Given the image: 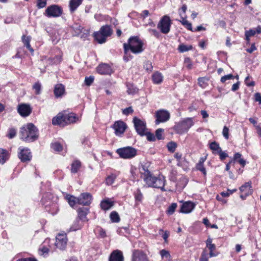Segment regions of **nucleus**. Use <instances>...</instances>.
I'll use <instances>...</instances> for the list:
<instances>
[{"mask_svg":"<svg viewBox=\"0 0 261 261\" xmlns=\"http://www.w3.org/2000/svg\"><path fill=\"white\" fill-rule=\"evenodd\" d=\"M116 177L117 175L113 173L111 174V175L108 176L106 178V184L109 186L111 185L114 183Z\"/></svg>","mask_w":261,"mask_h":261,"instance_id":"nucleus-38","label":"nucleus"},{"mask_svg":"<svg viewBox=\"0 0 261 261\" xmlns=\"http://www.w3.org/2000/svg\"><path fill=\"white\" fill-rule=\"evenodd\" d=\"M205 160V159L201 158L199 161V162L196 164V166L197 170L201 171L204 176L206 175V171L203 165V163Z\"/></svg>","mask_w":261,"mask_h":261,"instance_id":"nucleus-27","label":"nucleus"},{"mask_svg":"<svg viewBox=\"0 0 261 261\" xmlns=\"http://www.w3.org/2000/svg\"><path fill=\"white\" fill-rule=\"evenodd\" d=\"M92 200V195L88 193H84L77 198V203L83 205H89Z\"/></svg>","mask_w":261,"mask_h":261,"instance_id":"nucleus-14","label":"nucleus"},{"mask_svg":"<svg viewBox=\"0 0 261 261\" xmlns=\"http://www.w3.org/2000/svg\"><path fill=\"white\" fill-rule=\"evenodd\" d=\"M210 148L214 154H218L222 150L219 144L215 141L210 144Z\"/></svg>","mask_w":261,"mask_h":261,"instance_id":"nucleus-32","label":"nucleus"},{"mask_svg":"<svg viewBox=\"0 0 261 261\" xmlns=\"http://www.w3.org/2000/svg\"><path fill=\"white\" fill-rule=\"evenodd\" d=\"M149 14V11L147 10H145L142 12L141 17L144 19L148 16Z\"/></svg>","mask_w":261,"mask_h":261,"instance_id":"nucleus-63","label":"nucleus"},{"mask_svg":"<svg viewBox=\"0 0 261 261\" xmlns=\"http://www.w3.org/2000/svg\"><path fill=\"white\" fill-rule=\"evenodd\" d=\"M234 76L231 74H229L224 75L221 78V82L222 83H224L227 80L233 79L234 78Z\"/></svg>","mask_w":261,"mask_h":261,"instance_id":"nucleus-53","label":"nucleus"},{"mask_svg":"<svg viewBox=\"0 0 261 261\" xmlns=\"http://www.w3.org/2000/svg\"><path fill=\"white\" fill-rule=\"evenodd\" d=\"M255 100L256 101H258L259 103H261V94L259 93H256L254 95Z\"/></svg>","mask_w":261,"mask_h":261,"instance_id":"nucleus-64","label":"nucleus"},{"mask_svg":"<svg viewBox=\"0 0 261 261\" xmlns=\"http://www.w3.org/2000/svg\"><path fill=\"white\" fill-rule=\"evenodd\" d=\"M208 79L206 77H199L198 79V85L202 88H205L208 86Z\"/></svg>","mask_w":261,"mask_h":261,"instance_id":"nucleus-36","label":"nucleus"},{"mask_svg":"<svg viewBox=\"0 0 261 261\" xmlns=\"http://www.w3.org/2000/svg\"><path fill=\"white\" fill-rule=\"evenodd\" d=\"M199 261H208V258L204 252H202L201 254Z\"/></svg>","mask_w":261,"mask_h":261,"instance_id":"nucleus-62","label":"nucleus"},{"mask_svg":"<svg viewBox=\"0 0 261 261\" xmlns=\"http://www.w3.org/2000/svg\"><path fill=\"white\" fill-rule=\"evenodd\" d=\"M164 132V129L162 128H158L155 131V137H156V138L158 140H162L164 139V137H163V133Z\"/></svg>","mask_w":261,"mask_h":261,"instance_id":"nucleus-46","label":"nucleus"},{"mask_svg":"<svg viewBox=\"0 0 261 261\" xmlns=\"http://www.w3.org/2000/svg\"><path fill=\"white\" fill-rule=\"evenodd\" d=\"M195 204L191 201L184 203L180 207V212L182 213H189L194 208Z\"/></svg>","mask_w":261,"mask_h":261,"instance_id":"nucleus-20","label":"nucleus"},{"mask_svg":"<svg viewBox=\"0 0 261 261\" xmlns=\"http://www.w3.org/2000/svg\"><path fill=\"white\" fill-rule=\"evenodd\" d=\"M20 136L25 142H33L38 138V129L33 124L29 123L21 128Z\"/></svg>","mask_w":261,"mask_h":261,"instance_id":"nucleus-2","label":"nucleus"},{"mask_svg":"<svg viewBox=\"0 0 261 261\" xmlns=\"http://www.w3.org/2000/svg\"><path fill=\"white\" fill-rule=\"evenodd\" d=\"M65 125L75 122L77 119L76 115L73 113L64 114Z\"/></svg>","mask_w":261,"mask_h":261,"instance_id":"nucleus-26","label":"nucleus"},{"mask_svg":"<svg viewBox=\"0 0 261 261\" xmlns=\"http://www.w3.org/2000/svg\"><path fill=\"white\" fill-rule=\"evenodd\" d=\"M83 0H70L69 8L71 13H73L82 4Z\"/></svg>","mask_w":261,"mask_h":261,"instance_id":"nucleus-23","label":"nucleus"},{"mask_svg":"<svg viewBox=\"0 0 261 261\" xmlns=\"http://www.w3.org/2000/svg\"><path fill=\"white\" fill-rule=\"evenodd\" d=\"M193 124L192 118H187L176 123L174 126V129L177 134H182L188 132Z\"/></svg>","mask_w":261,"mask_h":261,"instance_id":"nucleus-5","label":"nucleus"},{"mask_svg":"<svg viewBox=\"0 0 261 261\" xmlns=\"http://www.w3.org/2000/svg\"><path fill=\"white\" fill-rule=\"evenodd\" d=\"M184 64L185 65V66L189 69H191L193 67V64L192 63V61L191 59L187 57L184 60Z\"/></svg>","mask_w":261,"mask_h":261,"instance_id":"nucleus-47","label":"nucleus"},{"mask_svg":"<svg viewBox=\"0 0 261 261\" xmlns=\"http://www.w3.org/2000/svg\"><path fill=\"white\" fill-rule=\"evenodd\" d=\"M54 94L57 98L62 97L65 93V87L61 84H58L55 86Z\"/></svg>","mask_w":261,"mask_h":261,"instance_id":"nucleus-22","label":"nucleus"},{"mask_svg":"<svg viewBox=\"0 0 261 261\" xmlns=\"http://www.w3.org/2000/svg\"><path fill=\"white\" fill-rule=\"evenodd\" d=\"M112 127L115 130V134L117 136H121L127 128V125L121 120L116 121Z\"/></svg>","mask_w":261,"mask_h":261,"instance_id":"nucleus-10","label":"nucleus"},{"mask_svg":"<svg viewBox=\"0 0 261 261\" xmlns=\"http://www.w3.org/2000/svg\"><path fill=\"white\" fill-rule=\"evenodd\" d=\"M109 261H124L122 252L119 250L113 251L109 256Z\"/></svg>","mask_w":261,"mask_h":261,"instance_id":"nucleus-18","label":"nucleus"},{"mask_svg":"<svg viewBox=\"0 0 261 261\" xmlns=\"http://www.w3.org/2000/svg\"><path fill=\"white\" fill-rule=\"evenodd\" d=\"M177 207V204L176 203H172L168 208V210H167V213L169 215H172L174 212H175V210L176 208Z\"/></svg>","mask_w":261,"mask_h":261,"instance_id":"nucleus-44","label":"nucleus"},{"mask_svg":"<svg viewBox=\"0 0 261 261\" xmlns=\"http://www.w3.org/2000/svg\"><path fill=\"white\" fill-rule=\"evenodd\" d=\"M179 14L182 18V20H180V22L181 24L185 26L188 30L193 31L192 27V24L189 22L187 20H186V17H184L182 16V14L179 11Z\"/></svg>","mask_w":261,"mask_h":261,"instance_id":"nucleus-34","label":"nucleus"},{"mask_svg":"<svg viewBox=\"0 0 261 261\" xmlns=\"http://www.w3.org/2000/svg\"><path fill=\"white\" fill-rule=\"evenodd\" d=\"M113 33V30L110 25H105L102 26L99 31L94 32L93 37L95 40L100 44L106 42L108 37L111 36Z\"/></svg>","mask_w":261,"mask_h":261,"instance_id":"nucleus-4","label":"nucleus"},{"mask_svg":"<svg viewBox=\"0 0 261 261\" xmlns=\"http://www.w3.org/2000/svg\"><path fill=\"white\" fill-rule=\"evenodd\" d=\"M81 167V163L79 160H75L71 164V172L72 173H76Z\"/></svg>","mask_w":261,"mask_h":261,"instance_id":"nucleus-31","label":"nucleus"},{"mask_svg":"<svg viewBox=\"0 0 261 261\" xmlns=\"http://www.w3.org/2000/svg\"><path fill=\"white\" fill-rule=\"evenodd\" d=\"M240 190L241 192H244L246 196L249 195L252 192L251 183L249 182L245 183L240 188Z\"/></svg>","mask_w":261,"mask_h":261,"instance_id":"nucleus-25","label":"nucleus"},{"mask_svg":"<svg viewBox=\"0 0 261 261\" xmlns=\"http://www.w3.org/2000/svg\"><path fill=\"white\" fill-rule=\"evenodd\" d=\"M9 159V154L8 151L4 149L0 148V163L4 164Z\"/></svg>","mask_w":261,"mask_h":261,"instance_id":"nucleus-30","label":"nucleus"},{"mask_svg":"<svg viewBox=\"0 0 261 261\" xmlns=\"http://www.w3.org/2000/svg\"><path fill=\"white\" fill-rule=\"evenodd\" d=\"M168 150L171 152H174L177 147V144L173 141L170 142L167 144Z\"/></svg>","mask_w":261,"mask_h":261,"instance_id":"nucleus-43","label":"nucleus"},{"mask_svg":"<svg viewBox=\"0 0 261 261\" xmlns=\"http://www.w3.org/2000/svg\"><path fill=\"white\" fill-rule=\"evenodd\" d=\"M120 157L123 159H131L136 156L137 150L132 147L120 148L116 150Z\"/></svg>","mask_w":261,"mask_h":261,"instance_id":"nucleus-7","label":"nucleus"},{"mask_svg":"<svg viewBox=\"0 0 261 261\" xmlns=\"http://www.w3.org/2000/svg\"><path fill=\"white\" fill-rule=\"evenodd\" d=\"M220 156L221 160L223 161L228 157V154L223 151L222 150L218 153Z\"/></svg>","mask_w":261,"mask_h":261,"instance_id":"nucleus-61","label":"nucleus"},{"mask_svg":"<svg viewBox=\"0 0 261 261\" xmlns=\"http://www.w3.org/2000/svg\"><path fill=\"white\" fill-rule=\"evenodd\" d=\"M51 147L54 151L57 152L61 151L63 149L62 145L58 142L52 143Z\"/></svg>","mask_w":261,"mask_h":261,"instance_id":"nucleus-42","label":"nucleus"},{"mask_svg":"<svg viewBox=\"0 0 261 261\" xmlns=\"http://www.w3.org/2000/svg\"><path fill=\"white\" fill-rule=\"evenodd\" d=\"M152 80L154 84H159L162 82L163 76L162 73L156 71L152 75Z\"/></svg>","mask_w":261,"mask_h":261,"instance_id":"nucleus-29","label":"nucleus"},{"mask_svg":"<svg viewBox=\"0 0 261 261\" xmlns=\"http://www.w3.org/2000/svg\"><path fill=\"white\" fill-rule=\"evenodd\" d=\"M96 69L97 72L100 74H110L112 72L111 67L107 64H100Z\"/></svg>","mask_w":261,"mask_h":261,"instance_id":"nucleus-17","label":"nucleus"},{"mask_svg":"<svg viewBox=\"0 0 261 261\" xmlns=\"http://www.w3.org/2000/svg\"><path fill=\"white\" fill-rule=\"evenodd\" d=\"M17 111L21 116L27 117L30 114L31 108L29 105L21 104L18 106Z\"/></svg>","mask_w":261,"mask_h":261,"instance_id":"nucleus-16","label":"nucleus"},{"mask_svg":"<svg viewBox=\"0 0 261 261\" xmlns=\"http://www.w3.org/2000/svg\"><path fill=\"white\" fill-rule=\"evenodd\" d=\"M148 32L157 38H159L161 37L160 33L155 29H150L148 30Z\"/></svg>","mask_w":261,"mask_h":261,"instance_id":"nucleus-52","label":"nucleus"},{"mask_svg":"<svg viewBox=\"0 0 261 261\" xmlns=\"http://www.w3.org/2000/svg\"><path fill=\"white\" fill-rule=\"evenodd\" d=\"M47 4V0H38L37 2V7L38 9L45 7Z\"/></svg>","mask_w":261,"mask_h":261,"instance_id":"nucleus-49","label":"nucleus"},{"mask_svg":"<svg viewBox=\"0 0 261 261\" xmlns=\"http://www.w3.org/2000/svg\"><path fill=\"white\" fill-rule=\"evenodd\" d=\"M89 208L86 207L79 208L77 210L78 219L81 220H84L86 217V215L88 213Z\"/></svg>","mask_w":261,"mask_h":261,"instance_id":"nucleus-28","label":"nucleus"},{"mask_svg":"<svg viewBox=\"0 0 261 261\" xmlns=\"http://www.w3.org/2000/svg\"><path fill=\"white\" fill-rule=\"evenodd\" d=\"M222 134H223V137L226 139H227V140L228 139V138H229V128L227 126H224L223 131H222Z\"/></svg>","mask_w":261,"mask_h":261,"instance_id":"nucleus-54","label":"nucleus"},{"mask_svg":"<svg viewBox=\"0 0 261 261\" xmlns=\"http://www.w3.org/2000/svg\"><path fill=\"white\" fill-rule=\"evenodd\" d=\"M16 130L15 128H10L9 129V133L8 134V137L10 139H12L14 138L16 136Z\"/></svg>","mask_w":261,"mask_h":261,"instance_id":"nucleus-55","label":"nucleus"},{"mask_svg":"<svg viewBox=\"0 0 261 261\" xmlns=\"http://www.w3.org/2000/svg\"><path fill=\"white\" fill-rule=\"evenodd\" d=\"M33 89L35 91L36 94H39L41 89V84L39 82L35 83L33 86Z\"/></svg>","mask_w":261,"mask_h":261,"instance_id":"nucleus-45","label":"nucleus"},{"mask_svg":"<svg viewBox=\"0 0 261 261\" xmlns=\"http://www.w3.org/2000/svg\"><path fill=\"white\" fill-rule=\"evenodd\" d=\"M98 232V233L99 234V236L102 238H103L105 237H106V231L105 230L102 229L101 227H98L97 228V230H96Z\"/></svg>","mask_w":261,"mask_h":261,"instance_id":"nucleus-56","label":"nucleus"},{"mask_svg":"<svg viewBox=\"0 0 261 261\" xmlns=\"http://www.w3.org/2000/svg\"><path fill=\"white\" fill-rule=\"evenodd\" d=\"M250 77L249 76H247L245 78V82L247 86L251 87L254 86L255 85L254 82L252 81H250Z\"/></svg>","mask_w":261,"mask_h":261,"instance_id":"nucleus-57","label":"nucleus"},{"mask_svg":"<svg viewBox=\"0 0 261 261\" xmlns=\"http://www.w3.org/2000/svg\"><path fill=\"white\" fill-rule=\"evenodd\" d=\"M143 43L137 36H132L128 40V42L123 44L124 54L127 55L130 50L135 54H138L143 51Z\"/></svg>","mask_w":261,"mask_h":261,"instance_id":"nucleus-3","label":"nucleus"},{"mask_svg":"<svg viewBox=\"0 0 261 261\" xmlns=\"http://www.w3.org/2000/svg\"><path fill=\"white\" fill-rule=\"evenodd\" d=\"M134 196L135 200L138 202H141L143 197V194L139 189H138L137 191L135 192Z\"/></svg>","mask_w":261,"mask_h":261,"instance_id":"nucleus-41","label":"nucleus"},{"mask_svg":"<svg viewBox=\"0 0 261 261\" xmlns=\"http://www.w3.org/2000/svg\"><path fill=\"white\" fill-rule=\"evenodd\" d=\"M131 261H149V259L143 251L135 249L133 252Z\"/></svg>","mask_w":261,"mask_h":261,"instance_id":"nucleus-12","label":"nucleus"},{"mask_svg":"<svg viewBox=\"0 0 261 261\" xmlns=\"http://www.w3.org/2000/svg\"><path fill=\"white\" fill-rule=\"evenodd\" d=\"M63 13L62 8L58 5H53L47 8L45 15L48 17H57L60 16Z\"/></svg>","mask_w":261,"mask_h":261,"instance_id":"nucleus-8","label":"nucleus"},{"mask_svg":"<svg viewBox=\"0 0 261 261\" xmlns=\"http://www.w3.org/2000/svg\"><path fill=\"white\" fill-rule=\"evenodd\" d=\"M18 158L22 162H28L31 161L32 155L30 149L28 148H19Z\"/></svg>","mask_w":261,"mask_h":261,"instance_id":"nucleus-13","label":"nucleus"},{"mask_svg":"<svg viewBox=\"0 0 261 261\" xmlns=\"http://www.w3.org/2000/svg\"><path fill=\"white\" fill-rule=\"evenodd\" d=\"M144 68L147 71H151L153 69V66L151 62L148 61L144 63Z\"/></svg>","mask_w":261,"mask_h":261,"instance_id":"nucleus-48","label":"nucleus"},{"mask_svg":"<svg viewBox=\"0 0 261 261\" xmlns=\"http://www.w3.org/2000/svg\"><path fill=\"white\" fill-rule=\"evenodd\" d=\"M155 116L156 117L155 124H159L160 123L168 121L170 115L167 111L160 110L156 112Z\"/></svg>","mask_w":261,"mask_h":261,"instance_id":"nucleus-11","label":"nucleus"},{"mask_svg":"<svg viewBox=\"0 0 261 261\" xmlns=\"http://www.w3.org/2000/svg\"><path fill=\"white\" fill-rule=\"evenodd\" d=\"M67 239L66 234H59L56 237L55 245L60 250L64 249L67 245Z\"/></svg>","mask_w":261,"mask_h":261,"instance_id":"nucleus-15","label":"nucleus"},{"mask_svg":"<svg viewBox=\"0 0 261 261\" xmlns=\"http://www.w3.org/2000/svg\"><path fill=\"white\" fill-rule=\"evenodd\" d=\"M143 176L144 180L148 187L155 188H159L162 191H166L164 186L165 185V177L163 175H159L158 177L152 176L150 171L145 166H142L140 171Z\"/></svg>","mask_w":261,"mask_h":261,"instance_id":"nucleus-1","label":"nucleus"},{"mask_svg":"<svg viewBox=\"0 0 261 261\" xmlns=\"http://www.w3.org/2000/svg\"><path fill=\"white\" fill-rule=\"evenodd\" d=\"M114 204V201L109 199H106L102 200L100 202L101 208L104 211L110 209Z\"/></svg>","mask_w":261,"mask_h":261,"instance_id":"nucleus-24","label":"nucleus"},{"mask_svg":"<svg viewBox=\"0 0 261 261\" xmlns=\"http://www.w3.org/2000/svg\"><path fill=\"white\" fill-rule=\"evenodd\" d=\"M171 24L170 17L167 15H164L159 22L157 28L161 33L166 34L170 32Z\"/></svg>","mask_w":261,"mask_h":261,"instance_id":"nucleus-6","label":"nucleus"},{"mask_svg":"<svg viewBox=\"0 0 261 261\" xmlns=\"http://www.w3.org/2000/svg\"><path fill=\"white\" fill-rule=\"evenodd\" d=\"M53 63L59 64L62 60V55L56 56L55 58H53Z\"/></svg>","mask_w":261,"mask_h":261,"instance_id":"nucleus-59","label":"nucleus"},{"mask_svg":"<svg viewBox=\"0 0 261 261\" xmlns=\"http://www.w3.org/2000/svg\"><path fill=\"white\" fill-rule=\"evenodd\" d=\"M193 47L191 45H185L184 44H181L178 46V50L180 53H184L189 50H192Z\"/></svg>","mask_w":261,"mask_h":261,"instance_id":"nucleus-37","label":"nucleus"},{"mask_svg":"<svg viewBox=\"0 0 261 261\" xmlns=\"http://www.w3.org/2000/svg\"><path fill=\"white\" fill-rule=\"evenodd\" d=\"M133 123L137 133L141 136H145V131L146 128L145 122L137 117H135L133 118Z\"/></svg>","mask_w":261,"mask_h":261,"instance_id":"nucleus-9","label":"nucleus"},{"mask_svg":"<svg viewBox=\"0 0 261 261\" xmlns=\"http://www.w3.org/2000/svg\"><path fill=\"white\" fill-rule=\"evenodd\" d=\"M52 123L54 125H59L62 127L65 126L64 114L59 113L56 117L53 118Z\"/></svg>","mask_w":261,"mask_h":261,"instance_id":"nucleus-19","label":"nucleus"},{"mask_svg":"<svg viewBox=\"0 0 261 261\" xmlns=\"http://www.w3.org/2000/svg\"><path fill=\"white\" fill-rule=\"evenodd\" d=\"M261 33V27L258 26L256 29H249L245 32V39L248 43L250 41V37L254 36L256 34Z\"/></svg>","mask_w":261,"mask_h":261,"instance_id":"nucleus-21","label":"nucleus"},{"mask_svg":"<svg viewBox=\"0 0 261 261\" xmlns=\"http://www.w3.org/2000/svg\"><path fill=\"white\" fill-rule=\"evenodd\" d=\"M160 254H161V256L162 257V258H168L170 257V255L169 252L165 250H164V249L160 251Z\"/></svg>","mask_w":261,"mask_h":261,"instance_id":"nucleus-60","label":"nucleus"},{"mask_svg":"<svg viewBox=\"0 0 261 261\" xmlns=\"http://www.w3.org/2000/svg\"><path fill=\"white\" fill-rule=\"evenodd\" d=\"M133 109L132 107H129L123 110L122 113L125 115H128L133 112Z\"/></svg>","mask_w":261,"mask_h":261,"instance_id":"nucleus-58","label":"nucleus"},{"mask_svg":"<svg viewBox=\"0 0 261 261\" xmlns=\"http://www.w3.org/2000/svg\"><path fill=\"white\" fill-rule=\"evenodd\" d=\"M80 219L76 218L70 228V231H76L80 229L83 224L81 223Z\"/></svg>","mask_w":261,"mask_h":261,"instance_id":"nucleus-33","label":"nucleus"},{"mask_svg":"<svg viewBox=\"0 0 261 261\" xmlns=\"http://www.w3.org/2000/svg\"><path fill=\"white\" fill-rule=\"evenodd\" d=\"M110 217L111 221L113 222L117 223V222H119L120 220V217H119V216L118 213L115 211H113L112 212H111V213L110 214Z\"/></svg>","mask_w":261,"mask_h":261,"instance_id":"nucleus-40","label":"nucleus"},{"mask_svg":"<svg viewBox=\"0 0 261 261\" xmlns=\"http://www.w3.org/2000/svg\"><path fill=\"white\" fill-rule=\"evenodd\" d=\"M66 198L68 200L69 205L71 207H73L76 203H77V198L73 196L68 195L66 196Z\"/></svg>","mask_w":261,"mask_h":261,"instance_id":"nucleus-39","label":"nucleus"},{"mask_svg":"<svg viewBox=\"0 0 261 261\" xmlns=\"http://www.w3.org/2000/svg\"><path fill=\"white\" fill-rule=\"evenodd\" d=\"M22 42H23V44H24V45H25L27 48L31 52H33L34 50L31 47V45L30 44V40H31V37H29V36L26 37L24 35H23L22 37Z\"/></svg>","mask_w":261,"mask_h":261,"instance_id":"nucleus-35","label":"nucleus"},{"mask_svg":"<svg viewBox=\"0 0 261 261\" xmlns=\"http://www.w3.org/2000/svg\"><path fill=\"white\" fill-rule=\"evenodd\" d=\"M145 135L146 136L147 139L149 141H154L155 140V137L152 133L145 132Z\"/></svg>","mask_w":261,"mask_h":261,"instance_id":"nucleus-50","label":"nucleus"},{"mask_svg":"<svg viewBox=\"0 0 261 261\" xmlns=\"http://www.w3.org/2000/svg\"><path fill=\"white\" fill-rule=\"evenodd\" d=\"M94 77L93 76L86 77L85 79V83L87 86L91 85L94 81Z\"/></svg>","mask_w":261,"mask_h":261,"instance_id":"nucleus-51","label":"nucleus"}]
</instances>
